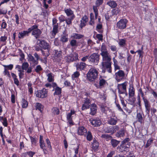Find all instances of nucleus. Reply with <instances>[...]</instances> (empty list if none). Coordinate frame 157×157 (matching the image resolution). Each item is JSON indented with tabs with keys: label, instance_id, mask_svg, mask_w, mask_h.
<instances>
[{
	"label": "nucleus",
	"instance_id": "obj_1",
	"mask_svg": "<svg viewBox=\"0 0 157 157\" xmlns=\"http://www.w3.org/2000/svg\"><path fill=\"white\" fill-rule=\"evenodd\" d=\"M101 55L102 56V62L101 63L102 72H105V69L109 73L112 72L111 58L110 55L108 52L105 45L103 43L101 47Z\"/></svg>",
	"mask_w": 157,
	"mask_h": 157
},
{
	"label": "nucleus",
	"instance_id": "obj_2",
	"mask_svg": "<svg viewBox=\"0 0 157 157\" xmlns=\"http://www.w3.org/2000/svg\"><path fill=\"white\" fill-rule=\"evenodd\" d=\"M98 74V71L95 68H91L87 74V79L90 82H93L97 78Z\"/></svg>",
	"mask_w": 157,
	"mask_h": 157
},
{
	"label": "nucleus",
	"instance_id": "obj_3",
	"mask_svg": "<svg viewBox=\"0 0 157 157\" xmlns=\"http://www.w3.org/2000/svg\"><path fill=\"white\" fill-rule=\"evenodd\" d=\"M38 25L35 24L29 28L30 33L32 32V35L36 39L39 38L42 33L41 31L38 29Z\"/></svg>",
	"mask_w": 157,
	"mask_h": 157
},
{
	"label": "nucleus",
	"instance_id": "obj_4",
	"mask_svg": "<svg viewBox=\"0 0 157 157\" xmlns=\"http://www.w3.org/2000/svg\"><path fill=\"white\" fill-rule=\"evenodd\" d=\"M127 85V82H124L119 84L117 85V87L118 90V92L119 94H125L126 96L128 94L127 93L126 86Z\"/></svg>",
	"mask_w": 157,
	"mask_h": 157
},
{
	"label": "nucleus",
	"instance_id": "obj_5",
	"mask_svg": "<svg viewBox=\"0 0 157 157\" xmlns=\"http://www.w3.org/2000/svg\"><path fill=\"white\" fill-rule=\"evenodd\" d=\"M114 76L115 79L117 82H119L125 78V74L123 71L119 70L115 73Z\"/></svg>",
	"mask_w": 157,
	"mask_h": 157
},
{
	"label": "nucleus",
	"instance_id": "obj_6",
	"mask_svg": "<svg viewBox=\"0 0 157 157\" xmlns=\"http://www.w3.org/2000/svg\"><path fill=\"white\" fill-rule=\"evenodd\" d=\"M99 55L97 53H93L89 57V61L97 65L99 61Z\"/></svg>",
	"mask_w": 157,
	"mask_h": 157
},
{
	"label": "nucleus",
	"instance_id": "obj_7",
	"mask_svg": "<svg viewBox=\"0 0 157 157\" xmlns=\"http://www.w3.org/2000/svg\"><path fill=\"white\" fill-rule=\"evenodd\" d=\"M36 97L40 98H44L46 97L47 95V91L45 88L42 90H38L36 93Z\"/></svg>",
	"mask_w": 157,
	"mask_h": 157
},
{
	"label": "nucleus",
	"instance_id": "obj_8",
	"mask_svg": "<svg viewBox=\"0 0 157 157\" xmlns=\"http://www.w3.org/2000/svg\"><path fill=\"white\" fill-rule=\"evenodd\" d=\"M128 21L126 19H122L118 22L117 24V27L120 29H123L126 27Z\"/></svg>",
	"mask_w": 157,
	"mask_h": 157
},
{
	"label": "nucleus",
	"instance_id": "obj_9",
	"mask_svg": "<svg viewBox=\"0 0 157 157\" xmlns=\"http://www.w3.org/2000/svg\"><path fill=\"white\" fill-rule=\"evenodd\" d=\"M37 44L43 49L50 47L49 44L44 40L38 39L37 41Z\"/></svg>",
	"mask_w": 157,
	"mask_h": 157
},
{
	"label": "nucleus",
	"instance_id": "obj_10",
	"mask_svg": "<svg viewBox=\"0 0 157 157\" xmlns=\"http://www.w3.org/2000/svg\"><path fill=\"white\" fill-rule=\"evenodd\" d=\"M55 54L54 55V59L57 61H59L62 59V52L61 51H58L57 50H55Z\"/></svg>",
	"mask_w": 157,
	"mask_h": 157
},
{
	"label": "nucleus",
	"instance_id": "obj_11",
	"mask_svg": "<svg viewBox=\"0 0 157 157\" xmlns=\"http://www.w3.org/2000/svg\"><path fill=\"white\" fill-rule=\"evenodd\" d=\"M90 103V102L89 99L88 98H86L84 101V103L82 105V110H84L87 109H88L89 108Z\"/></svg>",
	"mask_w": 157,
	"mask_h": 157
},
{
	"label": "nucleus",
	"instance_id": "obj_12",
	"mask_svg": "<svg viewBox=\"0 0 157 157\" xmlns=\"http://www.w3.org/2000/svg\"><path fill=\"white\" fill-rule=\"evenodd\" d=\"M87 132V130L83 126L80 127L78 128V133L80 135H84Z\"/></svg>",
	"mask_w": 157,
	"mask_h": 157
},
{
	"label": "nucleus",
	"instance_id": "obj_13",
	"mask_svg": "<svg viewBox=\"0 0 157 157\" xmlns=\"http://www.w3.org/2000/svg\"><path fill=\"white\" fill-rule=\"evenodd\" d=\"M41 50L42 55L44 56V59H46L50 54V47L43 49Z\"/></svg>",
	"mask_w": 157,
	"mask_h": 157
},
{
	"label": "nucleus",
	"instance_id": "obj_14",
	"mask_svg": "<svg viewBox=\"0 0 157 157\" xmlns=\"http://www.w3.org/2000/svg\"><path fill=\"white\" fill-rule=\"evenodd\" d=\"M29 31V28L28 29V30L24 31L22 32H20L19 33L18 37L19 38H23L24 36L26 35H28V34L30 33Z\"/></svg>",
	"mask_w": 157,
	"mask_h": 157
},
{
	"label": "nucleus",
	"instance_id": "obj_15",
	"mask_svg": "<svg viewBox=\"0 0 157 157\" xmlns=\"http://www.w3.org/2000/svg\"><path fill=\"white\" fill-rule=\"evenodd\" d=\"M90 114L92 115H94L96 113L97 107L96 105L95 104H92L90 108Z\"/></svg>",
	"mask_w": 157,
	"mask_h": 157
},
{
	"label": "nucleus",
	"instance_id": "obj_16",
	"mask_svg": "<svg viewBox=\"0 0 157 157\" xmlns=\"http://www.w3.org/2000/svg\"><path fill=\"white\" fill-rule=\"evenodd\" d=\"M28 60L29 61L31 62L35 65L38 64V62L37 61V60H36L34 57L31 54H29L28 56Z\"/></svg>",
	"mask_w": 157,
	"mask_h": 157
},
{
	"label": "nucleus",
	"instance_id": "obj_17",
	"mask_svg": "<svg viewBox=\"0 0 157 157\" xmlns=\"http://www.w3.org/2000/svg\"><path fill=\"white\" fill-rule=\"evenodd\" d=\"M86 67V63L83 62L78 63L76 65V68L77 70H83Z\"/></svg>",
	"mask_w": 157,
	"mask_h": 157
},
{
	"label": "nucleus",
	"instance_id": "obj_18",
	"mask_svg": "<svg viewBox=\"0 0 157 157\" xmlns=\"http://www.w3.org/2000/svg\"><path fill=\"white\" fill-rule=\"evenodd\" d=\"M91 124L95 127H97L101 124V121L99 120H93L91 122Z\"/></svg>",
	"mask_w": 157,
	"mask_h": 157
},
{
	"label": "nucleus",
	"instance_id": "obj_19",
	"mask_svg": "<svg viewBox=\"0 0 157 157\" xmlns=\"http://www.w3.org/2000/svg\"><path fill=\"white\" fill-rule=\"evenodd\" d=\"M117 121V117H111L109 120L108 123L111 125H114L116 124Z\"/></svg>",
	"mask_w": 157,
	"mask_h": 157
},
{
	"label": "nucleus",
	"instance_id": "obj_20",
	"mask_svg": "<svg viewBox=\"0 0 157 157\" xmlns=\"http://www.w3.org/2000/svg\"><path fill=\"white\" fill-rule=\"evenodd\" d=\"M136 119L137 121L141 124L143 121V118L142 113H138L136 116Z\"/></svg>",
	"mask_w": 157,
	"mask_h": 157
},
{
	"label": "nucleus",
	"instance_id": "obj_21",
	"mask_svg": "<svg viewBox=\"0 0 157 157\" xmlns=\"http://www.w3.org/2000/svg\"><path fill=\"white\" fill-rule=\"evenodd\" d=\"M124 129H121L116 134V136L118 137H122L124 135Z\"/></svg>",
	"mask_w": 157,
	"mask_h": 157
},
{
	"label": "nucleus",
	"instance_id": "obj_22",
	"mask_svg": "<svg viewBox=\"0 0 157 157\" xmlns=\"http://www.w3.org/2000/svg\"><path fill=\"white\" fill-rule=\"evenodd\" d=\"M64 11L68 16H74L73 11L70 8L64 9Z\"/></svg>",
	"mask_w": 157,
	"mask_h": 157
},
{
	"label": "nucleus",
	"instance_id": "obj_23",
	"mask_svg": "<svg viewBox=\"0 0 157 157\" xmlns=\"http://www.w3.org/2000/svg\"><path fill=\"white\" fill-rule=\"evenodd\" d=\"M106 83V81L105 80L101 77L99 78V84L100 86H101V88L104 87Z\"/></svg>",
	"mask_w": 157,
	"mask_h": 157
},
{
	"label": "nucleus",
	"instance_id": "obj_24",
	"mask_svg": "<svg viewBox=\"0 0 157 157\" xmlns=\"http://www.w3.org/2000/svg\"><path fill=\"white\" fill-rule=\"evenodd\" d=\"M60 40L63 42H67L68 41L67 34L63 33V34L61 36Z\"/></svg>",
	"mask_w": 157,
	"mask_h": 157
},
{
	"label": "nucleus",
	"instance_id": "obj_25",
	"mask_svg": "<svg viewBox=\"0 0 157 157\" xmlns=\"http://www.w3.org/2000/svg\"><path fill=\"white\" fill-rule=\"evenodd\" d=\"M36 109L38 110L41 112H42L44 107L43 106L39 103H36L35 105Z\"/></svg>",
	"mask_w": 157,
	"mask_h": 157
},
{
	"label": "nucleus",
	"instance_id": "obj_26",
	"mask_svg": "<svg viewBox=\"0 0 157 157\" xmlns=\"http://www.w3.org/2000/svg\"><path fill=\"white\" fill-rule=\"evenodd\" d=\"M135 95V90L133 87L130 86L129 90V97H133Z\"/></svg>",
	"mask_w": 157,
	"mask_h": 157
},
{
	"label": "nucleus",
	"instance_id": "obj_27",
	"mask_svg": "<svg viewBox=\"0 0 157 157\" xmlns=\"http://www.w3.org/2000/svg\"><path fill=\"white\" fill-rule=\"evenodd\" d=\"M71 36L74 39H79L83 37L84 36L80 34L75 33L73 34Z\"/></svg>",
	"mask_w": 157,
	"mask_h": 157
},
{
	"label": "nucleus",
	"instance_id": "obj_28",
	"mask_svg": "<svg viewBox=\"0 0 157 157\" xmlns=\"http://www.w3.org/2000/svg\"><path fill=\"white\" fill-rule=\"evenodd\" d=\"M107 4L112 8H115L117 6V4L114 1H110L107 2Z\"/></svg>",
	"mask_w": 157,
	"mask_h": 157
},
{
	"label": "nucleus",
	"instance_id": "obj_29",
	"mask_svg": "<svg viewBox=\"0 0 157 157\" xmlns=\"http://www.w3.org/2000/svg\"><path fill=\"white\" fill-rule=\"evenodd\" d=\"M47 80L49 82H51L54 81V76L52 73H50L47 74Z\"/></svg>",
	"mask_w": 157,
	"mask_h": 157
},
{
	"label": "nucleus",
	"instance_id": "obj_30",
	"mask_svg": "<svg viewBox=\"0 0 157 157\" xmlns=\"http://www.w3.org/2000/svg\"><path fill=\"white\" fill-rule=\"evenodd\" d=\"M99 143L96 140H94L92 143V148L94 150H96L98 148L99 146Z\"/></svg>",
	"mask_w": 157,
	"mask_h": 157
},
{
	"label": "nucleus",
	"instance_id": "obj_31",
	"mask_svg": "<svg viewBox=\"0 0 157 157\" xmlns=\"http://www.w3.org/2000/svg\"><path fill=\"white\" fill-rule=\"evenodd\" d=\"M55 92L54 93V95H59L61 94V89L59 87H56L55 88Z\"/></svg>",
	"mask_w": 157,
	"mask_h": 157
},
{
	"label": "nucleus",
	"instance_id": "obj_32",
	"mask_svg": "<svg viewBox=\"0 0 157 157\" xmlns=\"http://www.w3.org/2000/svg\"><path fill=\"white\" fill-rule=\"evenodd\" d=\"M119 141L114 139H112L111 141V144L113 147H116L119 144Z\"/></svg>",
	"mask_w": 157,
	"mask_h": 157
},
{
	"label": "nucleus",
	"instance_id": "obj_33",
	"mask_svg": "<svg viewBox=\"0 0 157 157\" xmlns=\"http://www.w3.org/2000/svg\"><path fill=\"white\" fill-rule=\"evenodd\" d=\"M75 111L74 110L71 109V112L67 114V119H72V115L75 114Z\"/></svg>",
	"mask_w": 157,
	"mask_h": 157
},
{
	"label": "nucleus",
	"instance_id": "obj_34",
	"mask_svg": "<svg viewBox=\"0 0 157 157\" xmlns=\"http://www.w3.org/2000/svg\"><path fill=\"white\" fill-rule=\"evenodd\" d=\"M126 43V40L124 39H121L119 40L118 44L119 45L122 47H124Z\"/></svg>",
	"mask_w": 157,
	"mask_h": 157
},
{
	"label": "nucleus",
	"instance_id": "obj_35",
	"mask_svg": "<svg viewBox=\"0 0 157 157\" xmlns=\"http://www.w3.org/2000/svg\"><path fill=\"white\" fill-rule=\"evenodd\" d=\"M58 27V24H55L53 25L52 30V33H53L54 35H55L57 32Z\"/></svg>",
	"mask_w": 157,
	"mask_h": 157
},
{
	"label": "nucleus",
	"instance_id": "obj_36",
	"mask_svg": "<svg viewBox=\"0 0 157 157\" xmlns=\"http://www.w3.org/2000/svg\"><path fill=\"white\" fill-rule=\"evenodd\" d=\"M52 112L54 114L58 115L59 114V111L58 108L57 107H53L52 109Z\"/></svg>",
	"mask_w": 157,
	"mask_h": 157
},
{
	"label": "nucleus",
	"instance_id": "obj_37",
	"mask_svg": "<svg viewBox=\"0 0 157 157\" xmlns=\"http://www.w3.org/2000/svg\"><path fill=\"white\" fill-rule=\"evenodd\" d=\"M70 44L72 47H76L77 46V41L75 40H71L70 41Z\"/></svg>",
	"mask_w": 157,
	"mask_h": 157
},
{
	"label": "nucleus",
	"instance_id": "obj_38",
	"mask_svg": "<svg viewBox=\"0 0 157 157\" xmlns=\"http://www.w3.org/2000/svg\"><path fill=\"white\" fill-rule=\"evenodd\" d=\"M102 27V25L101 24H98L96 26V30L98 31V32L100 33H102L103 32L102 30H101V29Z\"/></svg>",
	"mask_w": 157,
	"mask_h": 157
},
{
	"label": "nucleus",
	"instance_id": "obj_39",
	"mask_svg": "<svg viewBox=\"0 0 157 157\" xmlns=\"http://www.w3.org/2000/svg\"><path fill=\"white\" fill-rule=\"evenodd\" d=\"M29 66V64L27 62H24L22 64V70H26L28 68Z\"/></svg>",
	"mask_w": 157,
	"mask_h": 157
},
{
	"label": "nucleus",
	"instance_id": "obj_40",
	"mask_svg": "<svg viewBox=\"0 0 157 157\" xmlns=\"http://www.w3.org/2000/svg\"><path fill=\"white\" fill-rule=\"evenodd\" d=\"M1 121L2 122L3 124L5 126H7V119L6 118L1 117Z\"/></svg>",
	"mask_w": 157,
	"mask_h": 157
},
{
	"label": "nucleus",
	"instance_id": "obj_41",
	"mask_svg": "<svg viewBox=\"0 0 157 157\" xmlns=\"http://www.w3.org/2000/svg\"><path fill=\"white\" fill-rule=\"evenodd\" d=\"M71 54L69 55L66 57V61L68 62H72L74 61V59L73 58Z\"/></svg>",
	"mask_w": 157,
	"mask_h": 157
},
{
	"label": "nucleus",
	"instance_id": "obj_42",
	"mask_svg": "<svg viewBox=\"0 0 157 157\" xmlns=\"http://www.w3.org/2000/svg\"><path fill=\"white\" fill-rule=\"evenodd\" d=\"M28 105V103L27 101L25 99H23L22 100V107L23 108H26Z\"/></svg>",
	"mask_w": 157,
	"mask_h": 157
},
{
	"label": "nucleus",
	"instance_id": "obj_43",
	"mask_svg": "<svg viewBox=\"0 0 157 157\" xmlns=\"http://www.w3.org/2000/svg\"><path fill=\"white\" fill-rule=\"evenodd\" d=\"M143 99L144 103L145 106V108L150 107V106L147 100L145 98H143Z\"/></svg>",
	"mask_w": 157,
	"mask_h": 157
},
{
	"label": "nucleus",
	"instance_id": "obj_44",
	"mask_svg": "<svg viewBox=\"0 0 157 157\" xmlns=\"http://www.w3.org/2000/svg\"><path fill=\"white\" fill-rule=\"evenodd\" d=\"M109 109V108L105 105H102L101 107V110L104 113H106L107 111Z\"/></svg>",
	"mask_w": 157,
	"mask_h": 157
},
{
	"label": "nucleus",
	"instance_id": "obj_45",
	"mask_svg": "<svg viewBox=\"0 0 157 157\" xmlns=\"http://www.w3.org/2000/svg\"><path fill=\"white\" fill-rule=\"evenodd\" d=\"M74 17V16H72L70 18H68L65 20V21L67 24L70 25L71 24V23Z\"/></svg>",
	"mask_w": 157,
	"mask_h": 157
},
{
	"label": "nucleus",
	"instance_id": "obj_46",
	"mask_svg": "<svg viewBox=\"0 0 157 157\" xmlns=\"http://www.w3.org/2000/svg\"><path fill=\"white\" fill-rule=\"evenodd\" d=\"M80 75L79 73L76 71L72 75V78L74 79L75 78H77L79 77Z\"/></svg>",
	"mask_w": 157,
	"mask_h": 157
},
{
	"label": "nucleus",
	"instance_id": "obj_47",
	"mask_svg": "<svg viewBox=\"0 0 157 157\" xmlns=\"http://www.w3.org/2000/svg\"><path fill=\"white\" fill-rule=\"evenodd\" d=\"M136 101V98L133 97H129L128 101L130 102L131 105H133Z\"/></svg>",
	"mask_w": 157,
	"mask_h": 157
},
{
	"label": "nucleus",
	"instance_id": "obj_48",
	"mask_svg": "<svg viewBox=\"0 0 157 157\" xmlns=\"http://www.w3.org/2000/svg\"><path fill=\"white\" fill-rule=\"evenodd\" d=\"M32 144L36 145V144L37 141V140L35 138L30 136V137Z\"/></svg>",
	"mask_w": 157,
	"mask_h": 157
},
{
	"label": "nucleus",
	"instance_id": "obj_49",
	"mask_svg": "<svg viewBox=\"0 0 157 157\" xmlns=\"http://www.w3.org/2000/svg\"><path fill=\"white\" fill-rule=\"evenodd\" d=\"M86 139L89 141H91L92 139V136L90 132L89 131L87 134Z\"/></svg>",
	"mask_w": 157,
	"mask_h": 157
},
{
	"label": "nucleus",
	"instance_id": "obj_50",
	"mask_svg": "<svg viewBox=\"0 0 157 157\" xmlns=\"http://www.w3.org/2000/svg\"><path fill=\"white\" fill-rule=\"evenodd\" d=\"M42 70V68L41 66L40 65H38L36 67L35 71L36 72L38 73Z\"/></svg>",
	"mask_w": 157,
	"mask_h": 157
},
{
	"label": "nucleus",
	"instance_id": "obj_51",
	"mask_svg": "<svg viewBox=\"0 0 157 157\" xmlns=\"http://www.w3.org/2000/svg\"><path fill=\"white\" fill-rule=\"evenodd\" d=\"M153 142V140L151 139H149L147 141V144L145 145V147L147 148L150 146Z\"/></svg>",
	"mask_w": 157,
	"mask_h": 157
},
{
	"label": "nucleus",
	"instance_id": "obj_52",
	"mask_svg": "<svg viewBox=\"0 0 157 157\" xmlns=\"http://www.w3.org/2000/svg\"><path fill=\"white\" fill-rule=\"evenodd\" d=\"M96 37L100 41H102L103 40V35L101 34H97Z\"/></svg>",
	"mask_w": 157,
	"mask_h": 157
},
{
	"label": "nucleus",
	"instance_id": "obj_53",
	"mask_svg": "<svg viewBox=\"0 0 157 157\" xmlns=\"http://www.w3.org/2000/svg\"><path fill=\"white\" fill-rule=\"evenodd\" d=\"M18 71L19 72L18 73V75L20 78H23V76L24 75V71L21 70H18Z\"/></svg>",
	"mask_w": 157,
	"mask_h": 157
},
{
	"label": "nucleus",
	"instance_id": "obj_54",
	"mask_svg": "<svg viewBox=\"0 0 157 157\" xmlns=\"http://www.w3.org/2000/svg\"><path fill=\"white\" fill-rule=\"evenodd\" d=\"M73 58L74 59V61L78 59V54L76 52H74L72 54H71Z\"/></svg>",
	"mask_w": 157,
	"mask_h": 157
},
{
	"label": "nucleus",
	"instance_id": "obj_55",
	"mask_svg": "<svg viewBox=\"0 0 157 157\" xmlns=\"http://www.w3.org/2000/svg\"><path fill=\"white\" fill-rule=\"evenodd\" d=\"M103 0H96L95 5L97 6H99L103 3Z\"/></svg>",
	"mask_w": 157,
	"mask_h": 157
},
{
	"label": "nucleus",
	"instance_id": "obj_56",
	"mask_svg": "<svg viewBox=\"0 0 157 157\" xmlns=\"http://www.w3.org/2000/svg\"><path fill=\"white\" fill-rule=\"evenodd\" d=\"M129 138H126L122 141V144H130V143L129 142Z\"/></svg>",
	"mask_w": 157,
	"mask_h": 157
},
{
	"label": "nucleus",
	"instance_id": "obj_57",
	"mask_svg": "<svg viewBox=\"0 0 157 157\" xmlns=\"http://www.w3.org/2000/svg\"><path fill=\"white\" fill-rule=\"evenodd\" d=\"M130 146V144H123L120 146V147H121L125 149L129 147Z\"/></svg>",
	"mask_w": 157,
	"mask_h": 157
},
{
	"label": "nucleus",
	"instance_id": "obj_58",
	"mask_svg": "<svg viewBox=\"0 0 157 157\" xmlns=\"http://www.w3.org/2000/svg\"><path fill=\"white\" fill-rule=\"evenodd\" d=\"M110 48L112 52H116L117 48L115 45H111L109 47Z\"/></svg>",
	"mask_w": 157,
	"mask_h": 157
},
{
	"label": "nucleus",
	"instance_id": "obj_59",
	"mask_svg": "<svg viewBox=\"0 0 157 157\" xmlns=\"http://www.w3.org/2000/svg\"><path fill=\"white\" fill-rule=\"evenodd\" d=\"M39 143L40 147L42 149H44L45 148V144L44 141H41V142H39Z\"/></svg>",
	"mask_w": 157,
	"mask_h": 157
},
{
	"label": "nucleus",
	"instance_id": "obj_60",
	"mask_svg": "<svg viewBox=\"0 0 157 157\" xmlns=\"http://www.w3.org/2000/svg\"><path fill=\"white\" fill-rule=\"evenodd\" d=\"M86 22L82 20H81V21L80 27L81 28H82L83 27L85 26Z\"/></svg>",
	"mask_w": 157,
	"mask_h": 157
},
{
	"label": "nucleus",
	"instance_id": "obj_61",
	"mask_svg": "<svg viewBox=\"0 0 157 157\" xmlns=\"http://www.w3.org/2000/svg\"><path fill=\"white\" fill-rule=\"evenodd\" d=\"M121 102L122 105H123V108L125 109H127L126 107V105L124 103V101L123 99H121Z\"/></svg>",
	"mask_w": 157,
	"mask_h": 157
},
{
	"label": "nucleus",
	"instance_id": "obj_62",
	"mask_svg": "<svg viewBox=\"0 0 157 157\" xmlns=\"http://www.w3.org/2000/svg\"><path fill=\"white\" fill-rule=\"evenodd\" d=\"M3 66L6 68V67L8 68L10 70H12L13 67V65L12 64H10L9 65L6 66L3 65Z\"/></svg>",
	"mask_w": 157,
	"mask_h": 157
},
{
	"label": "nucleus",
	"instance_id": "obj_63",
	"mask_svg": "<svg viewBox=\"0 0 157 157\" xmlns=\"http://www.w3.org/2000/svg\"><path fill=\"white\" fill-rule=\"evenodd\" d=\"M46 142L47 144L48 147L49 148H51V143L48 139L47 138L46 139Z\"/></svg>",
	"mask_w": 157,
	"mask_h": 157
},
{
	"label": "nucleus",
	"instance_id": "obj_64",
	"mask_svg": "<svg viewBox=\"0 0 157 157\" xmlns=\"http://www.w3.org/2000/svg\"><path fill=\"white\" fill-rule=\"evenodd\" d=\"M27 153L31 157H33V155L35 154V153L34 152L30 151L27 152Z\"/></svg>",
	"mask_w": 157,
	"mask_h": 157
}]
</instances>
